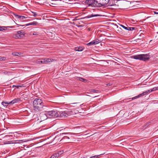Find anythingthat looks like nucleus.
Listing matches in <instances>:
<instances>
[{
    "instance_id": "nucleus-27",
    "label": "nucleus",
    "mask_w": 158,
    "mask_h": 158,
    "mask_svg": "<svg viewBox=\"0 0 158 158\" xmlns=\"http://www.w3.org/2000/svg\"><path fill=\"white\" fill-rule=\"evenodd\" d=\"M89 158H99V156H94L90 157Z\"/></svg>"
},
{
    "instance_id": "nucleus-25",
    "label": "nucleus",
    "mask_w": 158,
    "mask_h": 158,
    "mask_svg": "<svg viewBox=\"0 0 158 158\" xmlns=\"http://www.w3.org/2000/svg\"><path fill=\"white\" fill-rule=\"evenodd\" d=\"M148 127L147 125H146V124L145 123L143 126L142 127V128L143 129H146L147 127Z\"/></svg>"
},
{
    "instance_id": "nucleus-16",
    "label": "nucleus",
    "mask_w": 158,
    "mask_h": 158,
    "mask_svg": "<svg viewBox=\"0 0 158 158\" xmlns=\"http://www.w3.org/2000/svg\"><path fill=\"white\" fill-rule=\"evenodd\" d=\"M90 91L93 93H98L99 92V90L94 89H91Z\"/></svg>"
},
{
    "instance_id": "nucleus-14",
    "label": "nucleus",
    "mask_w": 158,
    "mask_h": 158,
    "mask_svg": "<svg viewBox=\"0 0 158 158\" xmlns=\"http://www.w3.org/2000/svg\"><path fill=\"white\" fill-rule=\"evenodd\" d=\"M78 80H79V81H83L84 82H85L87 81V80L86 79L81 77H78Z\"/></svg>"
},
{
    "instance_id": "nucleus-2",
    "label": "nucleus",
    "mask_w": 158,
    "mask_h": 158,
    "mask_svg": "<svg viewBox=\"0 0 158 158\" xmlns=\"http://www.w3.org/2000/svg\"><path fill=\"white\" fill-rule=\"evenodd\" d=\"M104 1L105 0H86L85 3L92 7H99L105 5Z\"/></svg>"
},
{
    "instance_id": "nucleus-17",
    "label": "nucleus",
    "mask_w": 158,
    "mask_h": 158,
    "mask_svg": "<svg viewBox=\"0 0 158 158\" xmlns=\"http://www.w3.org/2000/svg\"><path fill=\"white\" fill-rule=\"evenodd\" d=\"M2 104L4 106H8L9 104H10V103H9V102H5L4 101L2 102Z\"/></svg>"
},
{
    "instance_id": "nucleus-15",
    "label": "nucleus",
    "mask_w": 158,
    "mask_h": 158,
    "mask_svg": "<svg viewBox=\"0 0 158 158\" xmlns=\"http://www.w3.org/2000/svg\"><path fill=\"white\" fill-rule=\"evenodd\" d=\"M21 52H13L12 53V55L13 56H19V55H21Z\"/></svg>"
},
{
    "instance_id": "nucleus-30",
    "label": "nucleus",
    "mask_w": 158,
    "mask_h": 158,
    "mask_svg": "<svg viewBox=\"0 0 158 158\" xmlns=\"http://www.w3.org/2000/svg\"><path fill=\"white\" fill-rule=\"evenodd\" d=\"M113 83L112 82H110L109 83L107 84L106 85L107 86H110L112 85Z\"/></svg>"
},
{
    "instance_id": "nucleus-18",
    "label": "nucleus",
    "mask_w": 158,
    "mask_h": 158,
    "mask_svg": "<svg viewBox=\"0 0 158 158\" xmlns=\"http://www.w3.org/2000/svg\"><path fill=\"white\" fill-rule=\"evenodd\" d=\"M95 44V43L94 42V41L93 40L92 41L89 42V43H88L87 45H92Z\"/></svg>"
},
{
    "instance_id": "nucleus-3",
    "label": "nucleus",
    "mask_w": 158,
    "mask_h": 158,
    "mask_svg": "<svg viewBox=\"0 0 158 158\" xmlns=\"http://www.w3.org/2000/svg\"><path fill=\"white\" fill-rule=\"evenodd\" d=\"M132 57L134 59L142 60L144 61L148 60L150 58V56L147 54L136 55L132 56Z\"/></svg>"
},
{
    "instance_id": "nucleus-28",
    "label": "nucleus",
    "mask_w": 158,
    "mask_h": 158,
    "mask_svg": "<svg viewBox=\"0 0 158 158\" xmlns=\"http://www.w3.org/2000/svg\"><path fill=\"white\" fill-rule=\"evenodd\" d=\"M32 13L33 14V16L34 17H36L37 15V13L35 12H32Z\"/></svg>"
},
{
    "instance_id": "nucleus-34",
    "label": "nucleus",
    "mask_w": 158,
    "mask_h": 158,
    "mask_svg": "<svg viewBox=\"0 0 158 158\" xmlns=\"http://www.w3.org/2000/svg\"><path fill=\"white\" fill-rule=\"evenodd\" d=\"M154 13L155 14L158 15V12H156V11H154Z\"/></svg>"
},
{
    "instance_id": "nucleus-11",
    "label": "nucleus",
    "mask_w": 158,
    "mask_h": 158,
    "mask_svg": "<svg viewBox=\"0 0 158 158\" xmlns=\"http://www.w3.org/2000/svg\"><path fill=\"white\" fill-rule=\"evenodd\" d=\"M43 61H44V64H47L51 62L52 61L53 59H43Z\"/></svg>"
},
{
    "instance_id": "nucleus-23",
    "label": "nucleus",
    "mask_w": 158,
    "mask_h": 158,
    "mask_svg": "<svg viewBox=\"0 0 158 158\" xmlns=\"http://www.w3.org/2000/svg\"><path fill=\"white\" fill-rule=\"evenodd\" d=\"M128 31H133L135 29V28L134 27H128Z\"/></svg>"
},
{
    "instance_id": "nucleus-8",
    "label": "nucleus",
    "mask_w": 158,
    "mask_h": 158,
    "mask_svg": "<svg viewBox=\"0 0 158 158\" xmlns=\"http://www.w3.org/2000/svg\"><path fill=\"white\" fill-rule=\"evenodd\" d=\"M99 16H101V15L99 14L93 13L87 15V16H86L85 17L87 18H89L93 17H95Z\"/></svg>"
},
{
    "instance_id": "nucleus-20",
    "label": "nucleus",
    "mask_w": 158,
    "mask_h": 158,
    "mask_svg": "<svg viewBox=\"0 0 158 158\" xmlns=\"http://www.w3.org/2000/svg\"><path fill=\"white\" fill-rule=\"evenodd\" d=\"M18 35H23V31H17ZM19 36L20 37L21 36V35H19Z\"/></svg>"
},
{
    "instance_id": "nucleus-5",
    "label": "nucleus",
    "mask_w": 158,
    "mask_h": 158,
    "mask_svg": "<svg viewBox=\"0 0 158 158\" xmlns=\"http://www.w3.org/2000/svg\"><path fill=\"white\" fill-rule=\"evenodd\" d=\"M46 114H48V116L52 117L54 118H57L58 117V111L51 110L46 111Z\"/></svg>"
},
{
    "instance_id": "nucleus-1",
    "label": "nucleus",
    "mask_w": 158,
    "mask_h": 158,
    "mask_svg": "<svg viewBox=\"0 0 158 158\" xmlns=\"http://www.w3.org/2000/svg\"><path fill=\"white\" fill-rule=\"evenodd\" d=\"M33 104V110L35 112H38L43 110L44 106L42 100L39 98H36L34 101Z\"/></svg>"
},
{
    "instance_id": "nucleus-31",
    "label": "nucleus",
    "mask_w": 158,
    "mask_h": 158,
    "mask_svg": "<svg viewBox=\"0 0 158 158\" xmlns=\"http://www.w3.org/2000/svg\"><path fill=\"white\" fill-rule=\"evenodd\" d=\"M22 86H21V85H16L15 87H16L18 89L19 87H22Z\"/></svg>"
},
{
    "instance_id": "nucleus-9",
    "label": "nucleus",
    "mask_w": 158,
    "mask_h": 158,
    "mask_svg": "<svg viewBox=\"0 0 158 158\" xmlns=\"http://www.w3.org/2000/svg\"><path fill=\"white\" fill-rule=\"evenodd\" d=\"M20 101V98H15L11 102H9V103H10V104H13L15 103L19 102Z\"/></svg>"
},
{
    "instance_id": "nucleus-37",
    "label": "nucleus",
    "mask_w": 158,
    "mask_h": 158,
    "mask_svg": "<svg viewBox=\"0 0 158 158\" xmlns=\"http://www.w3.org/2000/svg\"><path fill=\"white\" fill-rule=\"evenodd\" d=\"M77 103H73V104H77Z\"/></svg>"
},
{
    "instance_id": "nucleus-36",
    "label": "nucleus",
    "mask_w": 158,
    "mask_h": 158,
    "mask_svg": "<svg viewBox=\"0 0 158 158\" xmlns=\"http://www.w3.org/2000/svg\"><path fill=\"white\" fill-rule=\"evenodd\" d=\"M12 26H10V27H10V28H13Z\"/></svg>"
},
{
    "instance_id": "nucleus-7",
    "label": "nucleus",
    "mask_w": 158,
    "mask_h": 158,
    "mask_svg": "<svg viewBox=\"0 0 158 158\" xmlns=\"http://www.w3.org/2000/svg\"><path fill=\"white\" fill-rule=\"evenodd\" d=\"M40 119L42 121L46 120L47 118L48 114H46V111L40 114Z\"/></svg>"
},
{
    "instance_id": "nucleus-21",
    "label": "nucleus",
    "mask_w": 158,
    "mask_h": 158,
    "mask_svg": "<svg viewBox=\"0 0 158 158\" xmlns=\"http://www.w3.org/2000/svg\"><path fill=\"white\" fill-rule=\"evenodd\" d=\"M6 60V58L4 57L0 56V61H4Z\"/></svg>"
},
{
    "instance_id": "nucleus-6",
    "label": "nucleus",
    "mask_w": 158,
    "mask_h": 158,
    "mask_svg": "<svg viewBox=\"0 0 158 158\" xmlns=\"http://www.w3.org/2000/svg\"><path fill=\"white\" fill-rule=\"evenodd\" d=\"M58 115L57 117L64 118L67 117L68 115L65 112H60L58 111Z\"/></svg>"
},
{
    "instance_id": "nucleus-10",
    "label": "nucleus",
    "mask_w": 158,
    "mask_h": 158,
    "mask_svg": "<svg viewBox=\"0 0 158 158\" xmlns=\"http://www.w3.org/2000/svg\"><path fill=\"white\" fill-rule=\"evenodd\" d=\"M38 23L36 21H33V22L30 23L28 24H26L25 25H24V26L25 25L26 26H28L29 25H36L38 24ZM20 26H24V25H19Z\"/></svg>"
},
{
    "instance_id": "nucleus-19",
    "label": "nucleus",
    "mask_w": 158,
    "mask_h": 158,
    "mask_svg": "<svg viewBox=\"0 0 158 158\" xmlns=\"http://www.w3.org/2000/svg\"><path fill=\"white\" fill-rule=\"evenodd\" d=\"M6 27H0V31H3L4 30H5L6 29Z\"/></svg>"
},
{
    "instance_id": "nucleus-13",
    "label": "nucleus",
    "mask_w": 158,
    "mask_h": 158,
    "mask_svg": "<svg viewBox=\"0 0 158 158\" xmlns=\"http://www.w3.org/2000/svg\"><path fill=\"white\" fill-rule=\"evenodd\" d=\"M15 17L18 18V19H19L20 20H21L24 19H25L26 18V17L25 16H20L18 15H15Z\"/></svg>"
},
{
    "instance_id": "nucleus-4",
    "label": "nucleus",
    "mask_w": 158,
    "mask_h": 158,
    "mask_svg": "<svg viewBox=\"0 0 158 158\" xmlns=\"http://www.w3.org/2000/svg\"><path fill=\"white\" fill-rule=\"evenodd\" d=\"M157 87L153 88L152 89H149L145 92H143V93L139 94L138 95L132 98H130V99H131L132 100L136 99L141 97L145 95H146L148 94L149 93L155 91L157 90Z\"/></svg>"
},
{
    "instance_id": "nucleus-24",
    "label": "nucleus",
    "mask_w": 158,
    "mask_h": 158,
    "mask_svg": "<svg viewBox=\"0 0 158 158\" xmlns=\"http://www.w3.org/2000/svg\"><path fill=\"white\" fill-rule=\"evenodd\" d=\"M94 41L95 44H98V43H99L101 42L100 40L98 39H97L95 40H94Z\"/></svg>"
},
{
    "instance_id": "nucleus-32",
    "label": "nucleus",
    "mask_w": 158,
    "mask_h": 158,
    "mask_svg": "<svg viewBox=\"0 0 158 158\" xmlns=\"http://www.w3.org/2000/svg\"><path fill=\"white\" fill-rule=\"evenodd\" d=\"M151 123L150 122H148V123H146L148 127L151 124Z\"/></svg>"
},
{
    "instance_id": "nucleus-35",
    "label": "nucleus",
    "mask_w": 158,
    "mask_h": 158,
    "mask_svg": "<svg viewBox=\"0 0 158 158\" xmlns=\"http://www.w3.org/2000/svg\"><path fill=\"white\" fill-rule=\"evenodd\" d=\"M16 86V85H13L12 86V88H14Z\"/></svg>"
},
{
    "instance_id": "nucleus-29",
    "label": "nucleus",
    "mask_w": 158,
    "mask_h": 158,
    "mask_svg": "<svg viewBox=\"0 0 158 158\" xmlns=\"http://www.w3.org/2000/svg\"><path fill=\"white\" fill-rule=\"evenodd\" d=\"M44 61H43V60L42 59V60H41V61H39L38 62V63L39 64H44Z\"/></svg>"
},
{
    "instance_id": "nucleus-22",
    "label": "nucleus",
    "mask_w": 158,
    "mask_h": 158,
    "mask_svg": "<svg viewBox=\"0 0 158 158\" xmlns=\"http://www.w3.org/2000/svg\"><path fill=\"white\" fill-rule=\"evenodd\" d=\"M120 26L121 27H123V28H124L125 29L127 30H128V27L127 26V27H125V26H124V25H120Z\"/></svg>"
},
{
    "instance_id": "nucleus-33",
    "label": "nucleus",
    "mask_w": 158,
    "mask_h": 158,
    "mask_svg": "<svg viewBox=\"0 0 158 158\" xmlns=\"http://www.w3.org/2000/svg\"><path fill=\"white\" fill-rule=\"evenodd\" d=\"M76 51H81V50H80L79 49V48H76V49L75 50Z\"/></svg>"
},
{
    "instance_id": "nucleus-12",
    "label": "nucleus",
    "mask_w": 158,
    "mask_h": 158,
    "mask_svg": "<svg viewBox=\"0 0 158 158\" xmlns=\"http://www.w3.org/2000/svg\"><path fill=\"white\" fill-rule=\"evenodd\" d=\"M105 5H108L112 6L113 4L111 3L110 0H105Z\"/></svg>"
},
{
    "instance_id": "nucleus-26",
    "label": "nucleus",
    "mask_w": 158,
    "mask_h": 158,
    "mask_svg": "<svg viewBox=\"0 0 158 158\" xmlns=\"http://www.w3.org/2000/svg\"><path fill=\"white\" fill-rule=\"evenodd\" d=\"M32 35H39V33L37 32H34Z\"/></svg>"
}]
</instances>
